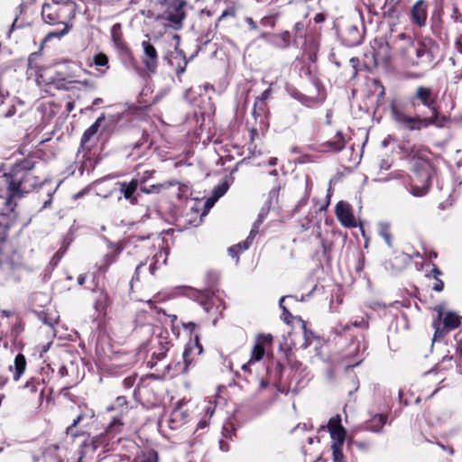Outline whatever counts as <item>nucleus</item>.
<instances>
[{
  "label": "nucleus",
  "instance_id": "f257e3e1",
  "mask_svg": "<svg viewBox=\"0 0 462 462\" xmlns=\"http://www.w3.org/2000/svg\"><path fill=\"white\" fill-rule=\"evenodd\" d=\"M396 58L407 69H429L433 66L437 43L431 38L416 40L405 32H400L393 41Z\"/></svg>",
  "mask_w": 462,
  "mask_h": 462
},
{
  "label": "nucleus",
  "instance_id": "f03ea898",
  "mask_svg": "<svg viewBox=\"0 0 462 462\" xmlns=\"http://www.w3.org/2000/svg\"><path fill=\"white\" fill-rule=\"evenodd\" d=\"M37 162L33 155L15 162L5 176L8 180L5 205L13 210V200L21 198L42 184V180L33 172Z\"/></svg>",
  "mask_w": 462,
  "mask_h": 462
},
{
  "label": "nucleus",
  "instance_id": "7ed1b4c3",
  "mask_svg": "<svg viewBox=\"0 0 462 462\" xmlns=\"http://www.w3.org/2000/svg\"><path fill=\"white\" fill-rule=\"evenodd\" d=\"M42 21L51 26L61 24L63 28L60 31L50 32L42 40V45L50 42L53 38L60 39L68 34L72 28L70 21L74 18L73 8L68 3L51 1L44 3L42 6Z\"/></svg>",
  "mask_w": 462,
  "mask_h": 462
},
{
  "label": "nucleus",
  "instance_id": "20e7f679",
  "mask_svg": "<svg viewBox=\"0 0 462 462\" xmlns=\"http://www.w3.org/2000/svg\"><path fill=\"white\" fill-rule=\"evenodd\" d=\"M53 389L45 385L44 378L42 375L29 378L22 390V398L24 402L39 409L44 401L46 403L53 402Z\"/></svg>",
  "mask_w": 462,
  "mask_h": 462
},
{
  "label": "nucleus",
  "instance_id": "39448f33",
  "mask_svg": "<svg viewBox=\"0 0 462 462\" xmlns=\"http://www.w3.org/2000/svg\"><path fill=\"white\" fill-rule=\"evenodd\" d=\"M390 111L396 124L408 131H420L430 126L442 127L444 125L430 116L422 117L420 115L409 116L405 114L393 100L390 104Z\"/></svg>",
  "mask_w": 462,
  "mask_h": 462
},
{
  "label": "nucleus",
  "instance_id": "423d86ee",
  "mask_svg": "<svg viewBox=\"0 0 462 462\" xmlns=\"http://www.w3.org/2000/svg\"><path fill=\"white\" fill-rule=\"evenodd\" d=\"M409 103L413 109L420 105L427 107L430 111V117L443 125L448 120L445 115L439 111L438 105V95L430 87L419 86L415 92L409 97Z\"/></svg>",
  "mask_w": 462,
  "mask_h": 462
},
{
  "label": "nucleus",
  "instance_id": "0eeeda50",
  "mask_svg": "<svg viewBox=\"0 0 462 462\" xmlns=\"http://www.w3.org/2000/svg\"><path fill=\"white\" fill-rule=\"evenodd\" d=\"M166 336L162 334L152 337L147 342L141 345L139 354L146 353L150 355V358L146 361L147 366L151 369L156 366L159 361L165 358L168 351L172 346L171 341L168 338V332Z\"/></svg>",
  "mask_w": 462,
  "mask_h": 462
},
{
  "label": "nucleus",
  "instance_id": "6e6552de",
  "mask_svg": "<svg viewBox=\"0 0 462 462\" xmlns=\"http://www.w3.org/2000/svg\"><path fill=\"white\" fill-rule=\"evenodd\" d=\"M11 226V221L6 214L0 213V267L6 265L11 270H15L23 265V256L13 250L4 257V245L8 237V230Z\"/></svg>",
  "mask_w": 462,
  "mask_h": 462
},
{
  "label": "nucleus",
  "instance_id": "1a4fd4ad",
  "mask_svg": "<svg viewBox=\"0 0 462 462\" xmlns=\"http://www.w3.org/2000/svg\"><path fill=\"white\" fill-rule=\"evenodd\" d=\"M435 310L438 315L432 322L435 329L433 340L438 341L444 338L451 330L457 328L461 325L462 318L455 312H445L441 306H436Z\"/></svg>",
  "mask_w": 462,
  "mask_h": 462
},
{
  "label": "nucleus",
  "instance_id": "9d476101",
  "mask_svg": "<svg viewBox=\"0 0 462 462\" xmlns=\"http://www.w3.org/2000/svg\"><path fill=\"white\" fill-rule=\"evenodd\" d=\"M95 411L86 403L78 406V413L72 423L66 428V434L72 439L84 436L93 423Z\"/></svg>",
  "mask_w": 462,
  "mask_h": 462
},
{
  "label": "nucleus",
  "instance_id": "9b49d317",
  "mask_svg": "<svg viewBox=\"0 0 462 462\" xmlns=\"http://www.w3.org/2000/svg\"><path fill=\"white\" fill-rule=\"evenodd\" d=\"M435 168H413L410 177V191L415 197L426 195L431 186Z\"/></svg>",
  "mask_w": 462,
  "mask_h": 462
},
{
  "label": "nucleus",
  "instance_id": "f8f14e48",
  "mask_svg": "<svg viewBox=\"0 0 462 462\" xmlns=\"http://www.w3.org/2000/svg\"><path fill=\"white\" fill-rule=\"evenodd\" d=\"M273 343V337L271 334H258L251 350L250 359L242 366L243 372L251 374L252 372L250 366L263 358L265 353L272 348Z\"/></svg>",
  "mask_w": 462,
  "mask_h": 462
},
{
  "label": "nucleus",
  "instance_id": "ddd939ff",
  "mask_svg": "<svg viewBox=\"0 0 462 462\" xmlns=\"http://www.w3.org/2000/svg\"><path fill=\"white\" fill-rule=\"evenodd\" d=\"M192 297L207 312L213 310L221 311L225 309V301L217 292L219 291H189Z\"/></svg>",
  "mask_w": 462,
  "mask_h": 462
},
{
  "label": "nucleus",
  "instance_id": "4468645a",
  "mask_svg": "<svg viewBox=\"0 0 462 462\" xmlns=\"http://www.w3.org/2000/svg\"><path fill=\"white\" fill-rule=\"evenodd\" d=\"M406 158L414 162L413 168H434L431 162V151L423 144H412L403 147Z\"/></svg>",
  "mask_w": 462,
  "mask_h": 462
},
{
  "label": "nucleus",
  "instance_id": "2eb2a0df",
  "mask_svg": "<svg viewBox=\"0 0 462 462\" xmlns=\"http://www.w3.org/2000/svg\"><path fill=\"white\" fill-rule=\"evenodd\" d=\"M430 3L428 0H416L405 12L410 23L416 28L421 29L428 24Z\"/></svg>",
  "mask_w": 462,
  "mask_h": 462
},
{
  "label": "nucleus",
  "instance_id": "dca6fc26",
  "mask_svg": "<svg viewBox=\"0 0 462 462\" xmlns=\"http://www.w3.org/2000/svg\"><path fill=\"white\" fill-rule=\"evenodd\" d=\"M411 0H384L381 17L387 22H398L407 11Z\"/></svg>",
  "mask_w": 462,
  "mask_h": 462
},
{
  "label": "nucleus",
  "instance_id": "f3484780",
  "mask_svg": "<svg viewBox=\"0 0 462 462\" xmlns=\"http://www.w3.org/2000/svg\"><path fill=\"white\" fill-rule=\"evenodd\" d=\"M97 161L94 159L91 149H79L76 161L69 166L70 174L74 175L78 171L79 176H82L85 171L90 172L95 169Z\"/></svg>",
  "mask_w": 462,
  "mask_h": 462
},
{
  "label": "nucleus",
  "instance_id": "a211bd4d",
  "mask_svg": "<svg viewBox=\"0 0 462 462\" xmlns=\"http://www.w3.org/2000/svg\"><path fill=\"white\" fill-rule=\"evenodd\" d=\"M111 40L120 56L129 60L133 63H136L133 51L124 38L122 24L120 23H116L112 26Z\"/></svg>",
  "mask_w": 462,
  "mask_h": 462
},
{
  "label": "nucleus",
  "instance_id": "6ab92c4d",
  "mask_svg": "<svg viewBox=\"0 0 462 462\" xmlns=\"http://www.w3.org/2000/svg\"><path fill=\"white\" fill-rule=\"evenodd\" d=\"M106 411L116 412V414L113 415L114 417L134 423V417L133 413L134 408L130 405V402L124 395L117 396L115 401L106 407Z\"/></svg>",
  "mask_w": 462,
  "mask_h": 462
},
{
  "label": "nucleus",
  "instance_id": "aec40b11",
  "mask_svg": "<svg viewBox=\"0 0 462 462\" xmlns=\"http://www.w3.org/2000/svg\"><path fill=\"white\" fill-rule=\"evenodd\" d=\"M143 55L141 57L143 70L147 74H155L159 66V54L154 45L150 40L143 41Z\"/></svg>",
  "mask_w": 462,
  "mask_h": 462
},
{
  "label": "nucleus",
  "instance_id": "412c9836",
  "mask_svg": "<svg viewBox=\"0 0 462 462\" xmlns=\"http://www.w3.org/2000/svg\"><path fill=\"white\" fill-rule=\"evenodd\" d=\"M372 48L375 66H389L392 63V47L387 41L375 39Z\"/></svg>",
  "mask_w": 462,
  "mask_h": 462
},
{
  "label": "nucleus",
  "instance_id": "4be33fe9",
  "mask_svg": "<svg viewBox=\"0 0 462 462\" xmlns=\"http://www.w3.org/2000/svg\"><path fill=\"white\" fill-rule=\"evenodd\" d=\"M185 0H172L166 11V20L174 29H180L182 26V21L186 17L184 7Z\"/></svg>",
  "mask_w": 462,
  "mask_h": 462
},
{
  "label": "nucleus",
  "instance_id": "5701e85b",
  "mask_svg": "<svg viewBox=\"0 0 462 462\" xmlns=\"http://www.w3.org/2000/svg\"><path fill=\"white\" fill-rule=\"evenodd\" d=\"M145 182L144 179L141 180L137 179H132L130 181H118L116 186L118 190L123 197L131 204L137 205L139 202L140 194L137 193V189L141 184Z\"/></svg>",
  "mask_w": 462,
  "mask_h": 462
},
{
  "label": "nucleus",
  "instance_id": "b1692460",
  "mask_svg": "<svg viewBox=\"0 0 462 462\" xmlns=\"http://www.w3.org/2000/svg\"><path fill=\"white\" fill-rule=\"evenodd\" d=\"M335 214L337 220L345 227H356V219L353 213L352 206L344 200L338 201L335 207Z\"/></svg>",
  "mask_w": 462,
  "mask_h": 462
},
{
  "label": "nucleus",
  "instance_id": "393cba45",
  "mask_svg": "<svg viewBox=\"0 0 462 462\" xmlns=\"http://www.w3.org/2000/svg\"><path fill=\"white\" fill-rule=\"evenodd\" d=\"M126 422L127 421L112 416L111 420L105 428L104 432L97 436L95 442L105 443L112 440L123 432Z\"/></svg>",
  "mask_w": 462,
  "mask_h": 462
},
{
  "label": "nucleus",
  "instance_id": "a878e982",
  "mask_svg": "<svg viewBox=\"0 0 462 462\" xmlns=\"http://www.w3.org/2000/svg\"><path fill=\"white\" fill-rule=\"evenodd\" d=\"M442 381L443 379L439 378L437 372L433 370L426 372L419 381V389L421 393H426L432 388V392L426 398L430 399L439 392V384Z\"/></svg>",
  "mask_w": 462,
  "mask_h": 462
},
{
  "label": "nucleus",
  "instance_id": "bb28decb",
  "mask_svg": "<svg viewBox=\"0 0 462 462\" xmlns=\"http://www.w3.org/2000/svg\"><path fill=\"white\" fill-rule=\"evenodd\" d=\"M332 442L345 443L346 430L342 426V420L339 414L331 417L327 425Z\"/></svg>",
  "mask_w": 462,
  "mask_h": 462
},
{
  "label": "nucleus",
  "instance_id": "cd10ccee",
  "mask_svg": "<svg viewBox=\"0 0 462 462\" xmlns=\"http://www.w3.org/2000/svg\"><path fill=\"white\" fill-rule=\"evenodd\" d=\"M105 119L106 118L104 115L100 116L88 129L85 130L80 140V149H91L95 143L96 135L98 132L101 123L104 122Z\"/></svg>",
  "mask_w": 462,
  "mask_h": 462
},
{
  "label": "nucleus",
  "instance_id": "c85d7f7f",
  "mask_svg": "<svg viewBox=\"0 0 462 462\" xmlns=\"http://www.w3.org/2000/svg\"><path fill=\"white\" fill-rule=\"evenodd\" d=\"M46 462H68L67 449L58 444H48L42 450Z\"/></svg>",
  "mask_w": 462,
  "mask_h": 462
},
{
  "label": "nucleus",
  "instance_id": "c756f323",
  "mask_svg": "<svg viewBox=\"0 0 462 462\" xmlns=\"http://www.w3.org/2000/svg\"><path fill=\"white\" fill-rule=\"evenodd\" d=\"M347 143V139L341 130L336 132L335 136L320 144L323 152H339Z\"/></svg>",
  "mask_w": 462,
  "mask_h": 462
},
{
  "label": "nucleus",
  "instance_id": "7c9ffc66",
  "mask_svg": "<svg viewBox=\"0 0 462 462\" xmlns=\"http://www.w3.org/2000/svg\"><path fill=\"white\" fill-rule=\"evenodd\" d=\"M77 64L72 60H62L55 63V72L57 77L65 78L67 79L76 80Z\"/></svg>",
  "mask_w": 462,
  "mask_h": 462
},
{
  "label": "nucleus",
  "instance_id": "2f4dec72",
  "mask_svg": "<svg viewBox=\"0 0 462 462\" xmlns=\"http://www.w3.org/2000/svg\"><path fill=\"white\" fill-rule=\"evenodd\" d=\"M314 86L318 94L316 96H306L304 94H299L297 98L305 106H311L318 103L324 101L326 97L325 88L319 81L314 82Z\"/></svg>",
  "mask_w": 462,
  "mask_h": 462
},
{
  "label": "nucleus",
  "instance_id": "473e14b6",
  "mask_svg": "<svg viewBox=\"0 0 462 462\" xmlns=\"http://www.w3.org/2000/svg\"><path fill=\"white\" fill-rule=\"evenodd\" d=\"M112 300L106 291H101L95 301V309L98 312V318L106 319L108 316V310L111 308Z\"/></svg>",
  "mask_w": 462,
  "mask_h": 462
},
{
  "label": "nucleus",
  "instance_id": "72a5a7b5",
  "mask_svg": "<svg viewBox=\"0 0 462 462\" xmlns=\"http://www.w3.org/2000/svg\"><path fill=\"white\" fill-rule=\"evenodd\" d=\"M51 294L45 291H34L31 295L32 310L46 309L51 301Z\"/></svg>",
  "mask_w": 462,
  "mask_h": 462
},
{
  "label": "nucleus",
  "instance_id": "f704fd0d",
  "mask_svg": "<svg viewBox=\"0 0 462 462\" xmlns=\"http://www.w3.org/2000/svg\"><path fill=\"white\" fill-rule=\"evenodd\" d=\"M27 366L26 358L23 354L19 353L15 356L14 365L9 366V371L13 373V380L17 382L23 375Z\"/></svg>",
  "mask_w": 462,
  "mask_h": 462
},
{
  "label": "nucleus",
  "instance_id": "c9c22d12",
  "mask_svg": "<svg viewBox=\"0 0 462 462\" xmlns=\"http://www.w3.org/2000/svg\"><path fill=\"white\" fill-rule=\"evenodd\" d=\"M300 291H298L296 293L289 294L281 298L279 301L280 307L287 306L289 308L294 309L299 303L304 301L306 298H310L312 296L313 291H310L308 294L304 295L303 293H300Z\"/></svg>",
  "mask_w": 462,
  "mask_h": 462
},
{
  "label": "nucleus",
  "instance_id": "e433bc0d",
  "mask_svg": "<svg viewBox=\"0 0 462 462\" xmlns=\"http://www.w3.org/2000/svg\"><path fill=\"white\" fill-rule=\"evenodd\" d=\"M132 462H159V455L156 450L152 448H138Z\"/></svg>",
  "mask_w": 462,
  "mask_h": 462
},
{
  "label": "nucleus",
  "instance_id": "4c0bfd02",
  "mask_svg": "<svg viewBox=\"0 0 462 462\" xmlns=\"http://www.w3.org/2000/svg\"><path fill=\"white\" fill-rule=\"evenodd\" d=\"M121 251H122V247L120 245H110L109 252H107L104 255L103 259L101 260V263L99 264V270L101 272H106L108 267L116 261Z\"/></svg>",
  "mask_w": 462,
  "mask_h": 462
},
{
  "label": "nucleus",
  "instance_id": "58836bf2",
  "mask_svg": "<svg viewBox=\"0 0 462 462\" xmlns=\"http://www.w3.org/2000/svg\"><path fill=\"white\" fill-rule=\"evenodd\" d=\"M74 83H79L84 86L88 85V80H83V81L71 80V79H67L65 78L57 77V75H55V74L51 78V80L48 84L52 85L58 90H69L71 88V85Z\"/></svg>",
  "mask_w": 462,
  "mask_h": 462
},
{
  "label": "nucleus",
  "instance_id": "ea45409f",
  "mask_svg": "<svg viewBox=\"0 0 462 462\" xmlns=\"http://www.w3.org/2000/svg\"><path fill=\"white\" fill-rule=\"evenodd\" d=\"M252 114L254 121L269 123V110L267 102L258 101L255 99Z\"/></svg>",
  "mask_w": 462,
  "mask_h": 462
},
{
  "label": "nucleus",
  "instance_id": "a19ab883",
  "mask_svg": "<svg viewBox=\"0 0 462 462\" xmlns=\"http://www.w3.org/2000/svg\"><path fill=\"white\" fill-rule=\"evenodd\" d=\"M360 353V341L352 340L349 345V350L347 354H346V358L349 360L348 366L357 365L361 362L362 358H359Z\"/></svg>",
  "mask_w": 462,
  "mask_h": 462
},
{
  "label": "nucleus",
  "instance_id": "79ce46f5",
  "mask_svg": "<svg viewBox=\"0 0 462 462\" xmlns=\"http://www.w3.org/2000/svg\"><path fill=\"white\" fill-rule=\"evenodd\" d=\"M369 319L370 316L365 313L364 316L360 317V319H356V320L352 321L350 324H346L344 327H341L340 329L336 330L337 334L339 336H342L343 334L346 333L348 329H350L351 327H356L362 329H368L369 328Z\"/></svg>",
  "mask_w": 462,
  "mask_h": 462
},
{
  "label": "nucleus",
  "instance_id": "37998d69",
  "mask_svg": "<svg viewBox=\"0 0 462 462\" xmlns=\"http://www.w3.org/2000/svg\"><path fill=\"white\" fill-rule=\"evenodd\" d=\"M387 421V415L375 414L366 424V429L373 432H380Z\"/></svg>",
  "mask_w": 462,
  "mask_h": 462
},
{
  "label": "nucleus",
  "instance_id": "c03bdc74",
  "mask_svg": "<svg viewBox=\"0 0 462 462\" xmlns=\"http://www.w3.org/2000/svg\"><path fill=\"white\" fill-rule=\"evenodd\" d=\"M269 128V123L254 121L249 130L250 142L253 143L260 134H263Z\"/></svg>",
  "mask_w": 462,
  "mask_h": 462
},
{
  "label": "nucleus",
  "instance_id": "a18cd8bd",
  "mask_svg": "<svg viewBox=\"0 0 462 462\" xmlns=\"http://www.w3.org/2000/svg\"><path fill=\"white\" fill-rule=\"evenodd\" d=\"M221 275L217 271H208L205 276V289H215L220 285Z\"/></svg>",
  "mask_w": 462,
  "mask_h": 462
},
{
  "label": "nucleus",
  "instance_id": "49530a36",
  "mask_svg": "<svg viewBox=\"0 0 462 462\" xmlns=\"http://www.w3.org/2000/svg\"><path fill=\"white\" fill-rule=\"evenodd\" d=\"M250 245H250L249 240L241 241L238 244L234 245L231 247H229V249H228L229 255L232 258H236V262L237 263L238 259H239V254L241 253L245 252V250H247Z\"/></svg>",
  "mask_w": 462,
  "mask_h": 462
},
{
  "label": "nucleus",
  "instance_id": "de8ad7c7",
  "mask_svg": "<svg viewBox=\"0 0 462 462\" xmlns=\"http://www.w3.org/2000/svg\"><path fill=\"white\" fill-rule=\"evenodd\" d=\"M440 275H442V272L436 265H433V268L430 274L425 275L427 279L434 281L431 289L437 290L444 288V282L439 278Z\"/></svg>",
  "mask_w": 462,
  "mask_h": 462
},
{
  "label": "nucleus",
  "instance_id": "09e8293b",
  "mask_svg": "<svg viewBox=\"0 0 462 462\" xmlns=\"http://www.w3.org/2000/svg\"><path fill=\"white\" fill-rule=\"evenodd\" d=\"M291 42V36L290 32L285 31L281 33H277L273 35V42L279 48H287L290 46Z\"/></svg>",
  "mask_w": 462,
  "mask_h": 462
},
{
  "label": "nucleus",
  "instance_id": "8fccbe9b",
  "mask_svg": "<svg viewBox=\"0 0 462 462\" xmlns=\"http://www.w3.org/2000/svg\"><path fill=\"white\" fill-rule=\"evenodd\" d=\"M343 446L344 443L338 444V442H332L331 450L333 462H346V457L343 453Z\"/></svg>",
  "mask_w": 462,
  "mask_h": 462
},
{
  "label": "nucleus",
  "instance_id": "3c124183",
  "mask_svg": "<svg viewBox=\"0 0 462 462\" xmlns=\"http://www.w3.org/2000/svg\"><path fill=\"white\" fill-rule=\"evenodd\" d=\"M281 309L282 310V320L288 324V325H291L292 324V321L294 319H297L298 321H300L302 325V328L304 330H306V324L304 322V320H302V319L300 317H294L291 312H290V309L289 307L287 306H283V307H281Z\"/></svg>",
  "mask_w": 462,
  "mask_h": 462
},
{
  "label": "nucleus",
  "instance_id": "603ef678",
  "mask_svg": "<svg viewBox=\"0 0 462 462\" xmlns=\"http://www.w3.org/2000/svg\"><path fill=\"white\" fill-rule=\"evenodd\" d=\"M176 54L180 58L176 66V75L178 78H180L185 72L189 60L186 58L184 51L178 50V48H176Z\"/></svg>",
  "mask_w": 462,
  "mask_h": 462
},
{
  "label": "nucleus",
  "instance_id": "864d4df0",
  "mask_svg": "<svg viewBox=\"0 0 462 462\" xmlns=\"http://www.w3.org/2000/svg\"><path fill=\"white\" fill-rule=\"evenodd\" d=\"M379 236L383 238V240L389 246H392L393 235L389 224L383 223L380 225Z\"/></svg>",
  "mask_w": 462,
  "mask_h": 462
},
{
  "label": "nucleus",
  "instance_id": "5fc2aeb1",
  "mask_svg": "<svg viewBox=\"0 0 462 462\" xmlns=\"http://www.w3.org/2000/svg\"><path fill=\"white\" fill-rule=\"evenodd\" d=\"M33 312L43 324L53 326L54 319L47 312L46 309L33 310Z\"/></svg>",
  "mask_w": 462,
  "mask_h": 462
},
{
  "label": "nucleus",
  "instance_id": "6e6d98bb",
  "mask_svg": "<svg viewBox=\"0 0 462 462\" xmlns=\"http://www.w3.org/2000/svg\"><path fill=\"white\" fill-rule=\"evenodd\" d=\"M93 63L97 67H106V70L109 69V59L104 52H98L93 56Z\"/></svg>",
  "mask_w": 462,
  "mask_h": 462
},
{
  "label": "nucleus",
  "instance_id": "4d7b16f0",
  "mask_svg": "<svg viewBox=\"0 0 462 462\" xmlns=\"http://www.w3.org/2000/svg\"><path fill=\"white\" fill-rule=\"evenodd\" d=\"M154 234L150 231H136L130 236V241L132 243H137L140 241L149 240L151 239Z\"/></svg>",
  "mask_w": 462,
  "mask_h": 462
},
{
  "label": "nucleus",
  "instance_id": "13d9d810",
  "mask_svg": "<svg viewBox=\"0 0 462 462\" xmlns=\"http://www.w3.org/2000/svg\"><path fill=\"white\" fill-rule=\"evenodd\" d=\"M195 352H194V347H191L189 344L185 346L184 348V351H183V354H182V357H183V361H184V364H185V367L188 368L193 362L194 360V356H195Z\"/></svg>",
  "mask_w": 462,
  "mask_h": 462
},
{
  "label": "nucleus",
  "instance_id": "bf43d9fd",
  "mask_svg": "<svg viewBox=\"0 0 462 462\" xmlns=\"http://www.w3.org/2000/svg\"><path fill=\"white\" fill-rule=\"evenodd\" d=\"M321 245H322V251L323 255L328 263L331 261V253L333 250L334 244L332 241H329L328 239H322L321 240Z\"/></svg>",
  "mask_w": 462,
  "mask_h": 462
},
{
  "label": "nucleus",
  "instance_id": "052dcab7",
  "mask_svg": "<svg viewBox=\"0 0 462 462\" xmlns=\"http://www.w3.org/2000/svg\"><path fill=\"white\" fill-rule=\"evenodd\" d=\"M236 429L231 421H226L224 423L222 428V435L224 438L232 439L234 436H236Z\"/></svg>",
  "mask_w": 462,
  "mask_h": 462
},
{
  "label": "nucleus",
  "instance_id": "680f3d73",
  "mask_svg": "<svg viewBox=\"0 0 462 462\" xmlns=\"http://www.w3.org/2000/svg\"><path fill=\"white\" fill-rule=\"evenodd\" d=\"M344 295V291H337L332 294L330 299V307L337 310L342 304Z\"/></svg>",
  "mask_w": 462,
  "mask_h": 462
},
{
  "label": "nucleus",
  "instance_id": "e2e57ef3",
  "mask_svg": "<svg viewBox=\"0 0 462 462\" xmlns=\"http://www.w3.org/2000/svg\"><path fill=\"white\" fill-rule=\"evenodd\" d=\"M163 186L164 185L161 184V183L153 184L149 187H146V186H143V184H141L140 190L145 194L159 193L162 190V189L163 188Z\"/></svg>",
  "mask_w": 462,
  "mask_h": 462
},
{
  "label": "nucleus",
  "instance_id": "0e129e2a",
  "mask_svg": "<svg viewBox=\"0 0 462 462\" xmlns=\"http://www.w3.org/2000/svg\"><path fill=\"white\" fill-rule=\"evenodd\" d=\"M122 457L117 454L108 453L100 457L97 462H121Z\"/></svg>",
  "mask_w": 462,
  "mask_h": 462
},
{
  "label": "nucleus",
  "instance_id": "69168bd1",
  "mask_svg": "<svg viewBox=\"0 0 462 462\" xmlns=\"http://www.w3.org/2000/svg\"><path fill=\"white\" fill-rule=\"evenodd\" d=\"M24 330V323L22 319H18L12 327V335L17 337Z\"/></svg>",
  "mask_w": 462,
  "mask_h": 462
},
{
  "label": "nucleus",
  "instance_id": "338daca9",
  "mask_svg": "<svg viewBox=\"0 0 462 462\" xmlns=\"http://www.w3.org/2000/svg\"><path fill=\"white\" fill-rule=\"evenodd\" d=\"M274 370H275V376H274L273 383L277 386L282 383L283 365L280 362H278L275 365Z\"/></svg>",
  "mask_w": 462,
  "mask_h": 462
},
{
  "label": "nucleus",
  "instance_id": "774afa93",
  "mask_svg": "<svg viewBox=\"0 0 462 462\" xmlns=\"http://www.w3.org/2000/svg\"><path fill=\"white\" fill-rule=\"evenodd\" d=\"M136 378H137V374H133L127 377H125L124 380H123V386L125 389H130L132 388L134 383H135V381H136Z\"/></svg>",
  "mask_w": 462,
  "mask_h": 462
}]
</instances>
